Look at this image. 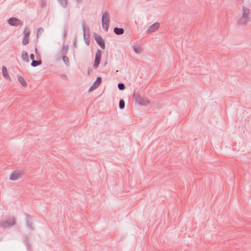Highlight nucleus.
<instances>
[{
  "label": "nucleus",
  "mask_w": 251,
  "mask_h": 251,
  "mask_svg": "<svg viewBox=\"0 0 251 251\" xmlns=\"http://www.w3.org/2000/svg\"><path fill=\"white\" fill-rule=\"evenodd\" d=\"M26 226L27 227H29V228H32V223L30 221V218L29 217L27 216V220H26Z\"/></svg>",
  "instance_id": "b1692460"
},
{
  "label": "nucleus",
  "mask_w": 251,
  "mask_h": 251,
  "mask_svg": "<svg viewBox=\"0 0 251 251\" xmlns=\"http://www.w3.org/2000/svg\"><path fill=\"white\" fill-rule=\"evenodd\" d=\"M87 27H89L86 25V34H88V29H87Z\"/></svg>",
  "instance_id": "7c9ffc66"
},
{
  "label": "nucleus",
  "mask_w": 251,
  "mask_h": 251,
  "mask_svg": "<svg viewBox=\"0 0 251 251\" xmlns=\"http://www.w3.org/2000/svg\"><path fill=\"white\" fill-rule=\"evenodd\" d=\"M24 32L25 34L22 39V44L24 45H26L29 43V37L30 32L29 30H26L25 28Z\"/></svg>",
  "instance_id": "9d476101"
},
{
  "label": "nucleus",
  "mask_w": 251,
  "mask_h": 251,
  "mask_svg": "<svg viewBox=\"0 0 251 251\" xmlns=\"http://www.w3.org/2000/svg\"><path fill=\"white\" fill-rule=\"evenodd\" d=\"M134 97L136 102L141 105H147L149 103V100L146 98L138 95H134Z\"/></svg>",
  "instance_id": "7ed1b4c3"
},
{
  "label": "nucleus",
  "mask_w": 251,
  "mask_h": 251,
  "mask_svg": "<svg viewBox=\"0 0 251 251\" xmlns=\"http://www.w3.org/2000/svg\"><path fill=\"white\" fill-rule=\"evenodd\" d=\"M251 9L242 6V16L237 20V23L241 25H246L250 20Z\"/></svg>",
  "instance_id": "f257e3e1"
},
{
  "label": "nucleus",
  "mask_w": 251,
  "mask_h": 251,
  "mask_svg": "<svg viewBox=\"0 0 251 251\" xmlns=\"http://www.w3.org/2000/svg\"><path fill=\"white\" fill-rule=\"evenodd\" d=\"M118 87L120 90H123L125 89V86L123 83H118Z\"/></svg>",
  "instance_id": "a878e982"
},
{
  "label": "nucleus",
  "mask_w": 251,
  "mask_h": 251,
  "mask_svg": "<svg viewBox=\"0 0 251 251\" xmlns=\"http://www.w3.org/2000/svg\"><path fill=\"white\" fill-rule=\"evenodd\" d=\"M78 3L80 2L82 0H75Z\"/></svg>",
  "instance_id": "2f4dec72"
},
{
  "label": "nucleus",
  "mask_w": 251,
  "mask_h": 251,
  "mask_svg": "<svg viewBox=\"0 0 251 251\" xmlns=\"http://www.w3.org/2000/svg\"><path fill=\"white\" fill-rule=\"evenodd\" d=\"M91 71V68H89L88 69V71H87V74L88 75H90V72Z\"/></svg>",
  "instance_id": "c756f323"
},
{
  "label": "nucleus",
  "mask_w": 251,
  "mask_h": 251,
  "mask_svg": "<svg viewBox=\"0 0 251 251\" xmlns=\"http://www.w3.org/2000/svg\"><path fill=\"white\" fill-rule=\"evenodd\" d=\"M101 50H98L96 53L95 59L94 63V65H93V67L94 69L97 68L98 67L99 65H100V60H101Z\"/></svg>",
  "instance_id": "423d86ee"
},
{
  "label": "nucleus",
  "mask_w": 251,
  "mask_h": 251,
  "mask_svg": "<svg viewBox=\"0 0 251 251\" xmlns=\"http://www.w3.org/2000/svg\"><path fill=\"white\" fill-rule=\"evenodd\" d=\"M7 23L11 26H18L23 25V23L21 21L15 17L9 18L7 21Z\"/></svg>",
  "instance_id": "0eeeda50"
},
{
  "label": "nucleus",
  "mask_w": 251,
  "mask_h": 251,
  "mask_svg": "<svg viewBox=\"0 0 251 251\" xmlns=\"http://www.w3.org/2000/svg\"><path fill=\"white\" fill-rule=\"evenodd\" d=\"M22 58L25 62H29L28 55L26 52L25 51H23L22 54Z\"/></svg>",
  "instance_id": "dca6fc26"
},
{
  "label": "nucleus",
  "mask_w": 251,
  "mask_h": 251,
  "mask_svg": "<svg viewBox=\"0 0 251 251\" xmlns=\"http://www.w3.org/2000/svg\"><path fill=\"white\" fill-rule=\"evenodd\" d=\"M40 5L42 7H45L47 5V2L46 0H40Z\"/></svg>",
  "instance_id": "bb28decb"
},
{
  "label": "nucleus",
  "mask_w": 251,
  "mask_h": 251,
  "mask_svg": "<svg viewBox=\"0 0 251 251\" xmlns=\"http://www.w3.org/2000/svg\"><path fill=\"white\" fill-rule=\"evenodd\" d=\"M124 31H125V30H124V28H119V27H115L114 28V32L118 35H120L123 34L124 33Z\"/></svg>",
  "instance_id": "4468645a"
},
{
  "label": "nucleus",
  "mask_w": 251,
  "mask_h": 251,
  "mask_svg": "<svg viewBox=\"0 0 251 251\" xmlns=\"http://www.w3.org/2000/svg\"><path fill=\"white\" fill-rule=\"evenodd\" d=\"M102 22V26L103 28H105V30L107 31L109 28V25L110 23H107L105 22Z\"/></svg>",
  "instance_id": "4be33fe9"
},
{
  "label": "nucleus",
  "mask_w": 251,
  "mask_h": 251,
  "mask_svg": "<svg viewBox=\"0 0 251 251\" xmlns=\"http://www.w3.org/2000/svg\"><path fill=\"white\" fill-rule=\"evenodd\" d=\"M2 74L3 77L6 79L10 80V77L7 73V70L5 66L2 67Z\"/></svg>",
  "instance_id": "ddd939ff"
},
{
  "label": "nucleus",
  "mask_w": 251,
  "mask_h": 251,
  "mask_svg": "<svg viewBox=\"0 0 251 251\" xmlns=\"http://www.w3.org/2000/svg\"><path fill=\"white\" fill-rule=\"evenodd\" d=\"M82 29L83 32V38L85 40V43L89 45L90 42V29L89 27H87L88 29V34H86V25L84 23L82 24Z\"/></svg>",
  "instance_id": "f03ea898"
},
{
  "label": "nucleus",
  "mask_w": 251,
  "mask_h": 251,
  "mask_svg": "<svg viewBox=\"0 0 251 251\" xmlns=\"http://www.w3.org/2000/svg\"><path fill=\"white\" fill-rule=\"evenodd\" d=\"M58 60H60V58L59 57L58 58H57Z\"/></svg>",
  "instance_id": "72a5a7b5"
},
{
  "label": "nucleus",
  "mask_w": 251,
  "mask_h": 251,
  "mask_svg": "<svg viewBox=\"0 0 251 251\" xmlns=\"http://www.w3.org/2000/svg\"><path fill=\"white\" fill-rule=\"evenodd\" d=\"M94 36L97 44L101 47L102 49H104L105 48V42L102 37L96 33H94Z\"/></svg>",
  "instance_id": "39448f33"
},
{
  "label": "nucleus",
  "mask_w": 251,
  "mask_h": 251,
  "mask_svg": "<svg viewBox=\"0 0 251 251\" xmlns=\"http://www.w3.org/2000/svg\"><path fill=\"white\" fill-rule=\"evenodd\" d=\"M30 57L31 60L32 61L33 59H34V55L33 53L30 54Z\"/></svg>",
  "instance_id": "c85d7f7f"
},
{
  "label": "nucleus",
  "mask_w": 251,
  "mask_h": 251,
  "mask_svg": "<svg viewBox=\"0 0 251 251\" xmlns=\"http://www.w3.org/2000/svg\"><path fill=\"white\" fill-rule=\"evenodd\" d=\"M60 77H61V78L64 79H67V78H68L67 76L65 74L61 75Z\"/></svg>",
  "instance_id": "cd10ccee"
},
{
  "label": "nucleus",
  "mask_w": 251,
  "mask_h": 251,
  "mask_svg": "<svg viewBox=\"0 0 251 251\" xmlns=\"http://www.w3.org/2000/svg\"><path fill=\"white\" fill-rule=\"evenodd\" d=\"M107 64V62H106L104 64V65H105L106 64Z\"/></svg>",
  "instance_id": "f704fd0d"
},
{
  "label": "nucleus",
  "mask_w": 251,
  "mask_h": 251,
  "mask_svg": "<svg viewBox=\"0 0 251 251\" xmlns=\"http://www.w3.org/2000/svg\"><path fill=\"white\" fill-rule=\"evenodd\" d=\"M125 102L124 100L121 99L119 101V106L121 109H123L125 108Z\"/></svg>",
  "instance_id": "5701e85b"
},
{
  "label": "nucleus",
  "mask_w": 251,
  "mask_h": 251,
  "mask_svg": "<svg viewBox=\"0 0 251 251\" xmlns=\"http://www.w3.org/2000/svg\"><path fill=\"white\" fill-rule=\"evenodd\" d=\"M62 60L66 66L69 67L70 66V61L69 58L66 55H62Z\"/></svg>",
  "instance_id": "a211bd4d"
},
{
  "label": "nucleus",
  "mask_w": 251,
  "mask_h": 251,
  "mask_svg": "<svg viewBox=\"0 0 251 251\" xmlns=\"http://www.w3.org/2000/svg\"><path fill=\"white\" fill-rule=\"evenodd\" d=\"M0 241H1V239H0Z\"/></svg>",
  "instance_id": "c9c22d12"
},
{
  "label": "nucleus",
  "mask_w": 251,
  "mask_h": 251,
  "mask_svg": "<svg viewBox=\"0 0 251 251\" xmlns=\"http://www.w3.org/2000/svg\"><path fill=\"white\" fill-rule=\"evenodd\" d=\"M65 36H66V33L65 32L64 33V38L65 37Z\"/></svg>",
  "instance_id": "473e14b6"
},
{
  "label": "nucleus",
  "mask_w": 251,
  "mask_h": 251,
  "mask_svg": "<svg viewBox=\"0 0 251 251\" xmlns=\"http://www.w3.org/2000/svg\"><path fill=\"white\" fill-rule=\"evenodd\" d=\"M23 175V171L19 170L15 171L11 174L9 179L11 180H17L18 179L22 178Z\"/></svg>",
  "instance_id": "20e7f679"
},
{
  "label": "nucleus",
  "mask_w": 251,
  "mask_h": 251,
  "mask_svg": "<svg viewBox=\"0 0 251 251\" xmlns=\"http://www.w3.org/2000/svg\"><path fill=\"white\" fill-rule=\"evenodd\" d=\"M159 27V24L158 23H155L151 25L148 29L146 31V33H148L150 32L154 31L157 30Z\"/></svg>",
  "instance_id": "9b49d317"
},
{
  "label": "nucleus",
  "mask_w": 251,
  "mask_h": 251,
  "mask_svg": "<svg viewBox=\"0 0 251 251\" xmlns=\"http://www.w3.org/2000/svg\"><path fill=\"white\" fill-rule=\"evenodd\" d=\"M101 80H102V79H101V77H100V76L97 77L96 80L93 83V85L90 87L88 91L91 92V91L94 90L95 89H96L97 87H98V86L101 83Z\"/></svg>",
  "instance_id": "1a4fd4ad"
},
{
  "label": "nucleus",
  "mask_w": 251,
  "mask_h": 251,
  "mask_svg": "<svg viewBox=\"0 0 251 251\" xmlns=\"http://www.w3.org/2000/svg\"><path fill=\"white\" fill-rule=\"evenodd\" d=\"M102 18H101V22H105L107 23H110L109 19V14L108 12H102Z\"/></svg>",
  "instance_id": "f8f14e48"
},
{
  "label": "nucleus",
  "mask_w": 251,
  "mask_h": 251,
  "mask_svg": "<svg viewBox=\"0 0 251 251\" xmlns=\"http://www.w3.org/2000/svg\"><path fill=\"white\" fill-rule=\"evenodd\" d=\"M133 50L135 53L139 54L141 52V48L139 46H134Z\"/></svg>",
  "instance_id": "412c9836"
},
{
  "label": "nucleus",
  "mask_w": 251,
  "mask_h": 251,
  "mask_svg": "<svg viewBox=\"0 0 251 251\" xmlns=\"http://www.w3.org/2000/svg\"><path fill=\"white\" fill-rule=\"evenodd\" d=\"M15 224V219L13 217L8 218L5 222L2 224V226L10 227Z\"/></svg>",
  "instance_id": "6e6552de"
},
{
  "label": "nucleus",
  "mask_w": 251,
  "mask_h": 251,
  "mask_svg": "<svg viewBox=\"0 0 251 251\" xmlns=\"http://www.w3.org/2000/svg\"><path fill=\"white\" fill-rule=\"evenodd\" d=\"M42 64V61L41 60L36 61L35 59H33L31 63V65L32 67H36Z\"/></svg>",
  "instance_id": "aec40b11"
},
{
  "label": "nucleus",
  "mask_w": 251,
  "mask_h": 251,
  "mask_svg": "<svg viewBox=\"0 0 251 251\" xmlns=\"http://www.w3.org/2000/svg\"><path fill=\"white\" fill-rule=\"evenodd\" d=\"M44 31V29L42 27H39L37 29L36 36L38 37L39 35L41 34Z\"/></svg>",
  "instance_id": "393cba45"
},
{
  "label": "nucleus",
  "mask_w": 251,
  "mask_h": 251,
  "mask_svg": "<svg viewBox=\"0 0 251 251\" xmlns=\"http://www.w3.org/2000/svg\"><path fill=\"white\" fill-rule=\"evenodd\" d=\"M18 79L20 83L23 87H25L27 85L26 82L24 77L22 76H18Z\"/></svg>",
  "instance_id": "2eb2a0df"
},
{
  "label": "nucleus",
  "mask_w": 251,
  "mask_h": 251,
  "mask_svg": "<svg viewBox=\"0 0 251 251\" xmlns=\"http://www.w3.org/2000/svg\"><path fill=\"white\" fill-rule=\"evenodd\" d=\"M59 4L63 8H66L68 6V0H57Z\"/></svg>",
  "instance_id": "6ab92c4d"
},
{
  "label": "nucleus",
  "mask_w": 251,
  "mask_h": 251,
  "mask_svg": "<svg viewBox=\"0 0 251 251\" xmlns=\"http://www.w3.org/2000/svg\"><path fill=\"white\" fill-rule=\"evenodd\" d=\"M69 50V47L67 45L63 44L62 45V50H61V53L62 55H65L67 53Z\"/></svg>",
  "instance_id": "f3484780"
}]
</instances>
